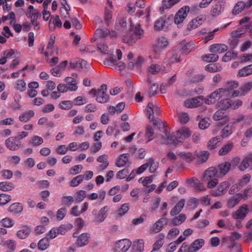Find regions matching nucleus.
Masks as SVG:
<instances>
[{
    "instance_id": "52",
    "label": "nucleus",
    "mask_w": 252,
    "mask_h": 252,
    "mask_svg": "<svg viewBox=\"0 0 252 252\" xmlns=\"http://www.w3.org/2000/svg\"><path fill=\"white\" fill-rule=\"evenodd\" d=\"M154 126H157L159 130L163 133H166L167 129L165 128V124L163 122H159L158 120L155 119L152 121Z\"/></svg>"
},
{
    "instance_id": "16",
    "label": "nucleus",
    "mask_w": 252,
    "mask_h": 252,
    "mask_svg": "<svg viewBox=\"0 0 252 252\" xmlns=\"http://www.w3.org/2000/svg\"><path fill=\"white\" fill-rule=\"evenodd\" d=\"M167 39L164 37L159 38L157 41V44L154 48V51L156 53H159L161 49L165 48L168 45Z\"/></svg>"
},
{
    "instance_id": "47",
    "label": "nucleus",
    "mask_w": 252,
    "mask_h": 252,
    "mask_svg": "<svg viewBox=\"0 0 252 252\" xmlns=\"http://www.w3.org/2000/svg\"><path fill=\"white\" fill-rule=\"evenodd\" d=\"M237 57V53L234 50L232 51L227 52L223 57L222 61L227 62L231 60L232 59H236Z\"/></svg>"
},
{
    "instance_id": "43",
    "label": "nucleus",
    "mask_w": 252,
    "mask_h": 252,
    "mask_svg": "<svg viewBox=\"0 0 252 252\" xmlns=\"http://www.w3.org/2000/svg\"><path fill=\"white\" fill-rule=\"evenodd\" d=\"M252 89V81L245 83L240 88L241 95L244 96Z\"/></svg>"
},
{
    "instance_id": "31",
    "label": "nucleus",
    "mask_w": 252,
    "mask_h": 252,
    "mask_svg": "<svg viewBox=\"0 0 252 252\" xmlns=\"http://www.w3.org/2000/svg\"><path fill=\"white\" fill-rule=\"evenodd\" d=\"M23 206L20 203H13L8 208V211L13 214H20L23 211Z\"/></svg>"
},
{
    "instance_id": "29",
    "label": "nucleus",
    "mask_w": 252,
    "mask_h": 252,
    "mask_svg": "<svg viewBox=\"0 0 252 252\" xmlns=\"http://www.w3.org/2000/svg\"><path fill=\"white\" fill-rule=\"evenodd\" d=\"M144 243L142 239H139L134 242L132 246V252H143L144 251Z\"/></svg>"
},
{
    "instance_id": "23",
    "label": "nucleus",
    "mask_w": 252,
    "mask_h": 252,
    "mask_svg": "<svg viewBox=\"0 0 252 252\" xmlns=\"http://www.w3.org/2000/svg\"><path fill=\"white\" fill-rule=\"evenodd\" d=\"M247 4V3L243 1H239L237 2L232 10V14L233 15H238L245 8L248 9Z\"/></svg>"
},
{
    "instance_id": "28",
    "label": "nucleus",
    "mask_w": 252,
    "mask_h": 252,
    "mask_svg": "<svg viewBox=\"0 0 252 252\" xmlns=\"http://www.w3.org/2000/svg\"><path fill=\"white\" fill-rule=\"evenodd\" d=\"M186 216L184 214H181L177 217L170 220V224L171 226H178L183 223L186 220Z\"/></svg>"
},
{
    "instance_id": "24",
    "label": "nucleus",
    "mask_w": 252,
    "mask_h": 252,
    "mask_svg": "<svg viewBox=\"0 0 252 252\" xmlns=\"http://www.w3.org/2000/svg\"><path fill=\"white\" fill-rule=\"evenodd\" d=\"M226 113H224L223 110L220 109V110L216 111L214 114L213 118L215 121L222 120L223 123L222 124H224L228 121V119Z\"/></svg>"
},
{
    "instance_id": "9",
    "label": "nucleus",
    "mask_w": 252,
    "mask_h": 252,
    "mask_svg": "<svg viewBox=\"0 0 252 252\" xmlns=\"http://www.w3.org/2000/svg\"><path fill=\"white\" fill-rule=\"evenodd\" d=\"M5 145L11 151H17L22 146L21 141L18 140L14 136L10 137L6 139Z\"/></svg>"
},
{
    "instance_id": "58",
    "label": "nucleus",
    "mask_w": 252,
    "mask_h": 252,
    "mask_svg": "<svg viewBox=\"0 0 252 252\" xmlns=\"http://www.w3.org/2000/svg\"><path fill=\"white\" fill-rule=\"evenodd\" d=\"M83 181V177L80 175L73 178L70 182V186L75 187L78 186Z\"/></svg>"
},
{
    "instance_id": "10",
    "label": "nucleus",
    "mask_w": 252,
    "mask_h": 252,
    "mask_svg": "<svg viewBox=\"0 0 252 252\" xmlns=\"http://www.w3.org/2000/svg\"><path fill=\"white\" fill-rule=\"evenodd\" d=\"M154 114L157 116L160 114L159 108L157 106H154L152 102H149L146 109V115L150 121L155 120L154 117Z\"/></svg>"
},
{
    "instance_id": "37",
    "label": "nucleus",
    "mask_w": 252,
    "mask_h": 252,
    "mask_svg": "<svg viewBox=\"0 0 252 252\" xmlns=\"http://www.w3.org/2000/svg\"><path fill=\"white\" fill-rule=\"evenodd\" d=\"M163 220V217L160 218L157 221H156L152 226L151 231L155 233H158L163 228L162 222Z\"/></svg>"
},
{
    "instance_id": "30",
    "label": "nucleus",
    "mask_w": 252,
    "mask_h": 252,
    "mask_svg": "<svg viewBox=\"0 0 252 252\" xmlns=\"http://www.w3.org/2000/svg\"><path fill=\"white\" fill-rule=\"evenodd\" d=\"M180 0H162V6L159 8V10L161 13H162L164 9L170 8L174 4L177 3Z\"/></svg>"
},
{
    "instance_id": "1",
    "label": "nucleus",
    "mask_w": 252,
    "mask_h": 252,
    "mask_svg": "<svg viewBox=\"0 0 252 252\" xmlns=\"http://www.w3.org/2000/svg\"><path fill=\"white\" fill-rule=\"evenodd\" d=\"M231 163L224 162L216 167H211L206 170L202 177V181L207 182L209 188H212L218 184L217 178L225 176L230 170Z\"/></svg>"
},
{
    "instance_id": "57",
    "label": "nucleus",
    "mask_w": 252,
    "mask_h": 252,
    "mask_svg": "<svg viewBox=\"0 0 252 252\" xmlns=\"http://www.w3.org/2000/svg\"><path fill=\"white\" fill-rule=\"evenodd\" d=\"M11 200V197L10 195H8L6 193L0 194V205H4L7 204Z\"/></svg>"
},
{
    "instance_id": "44",
    "label": "nucleus",
    "mask_w": 252,
    "mask_h": 252,
    "mask_svg": "<svg viewBox=\"0 0 252 252\" xmlns=\"http://www.w3.org/2000/svg\"><path fill=\"white\" fill-rule=\"evenodd\" d=\"M202 59L206 62H215L219 59V56L216 54H209L202 56Z\"/></svg>"
},
{
    "instance_id": "64",
    "label": "nucleus",
    "mask_w": 252,
    "mask_h": 252,
    "mask_svg": "<svg viewBox=\"0 0 252 252\" xmlns=\"http://www.w3.org/2000/svg\"><path fill=\"white\" fill-rule=\"evenodd\" d=\"M180 233V230L178 228H173L169 230L167 234V238L172 239L174 236L178 235Z\"/></svg>"
},
{
    "instance_id": "33",
    "label": "nucleus",
    "mask_w": 252,
    "mask_h": 252,
    "mask_svg": "<svg viewBox=\"0 0 252 252\" xmlns=\"http://www.w3.org/2000/svg\"><path fill=\"white\" fill-rule=\"evenodd\" d=\"M147 164L148 167H149V171L151 173H155L158 167V162L156 161L152 158L148 160Z\"/></svg>"
},
{
    "instance_id": "20",
    "label": "nucleus",
    "mask_w": 252,
    "mask_h": 252,
    "mask_svg": "<svg viewBox=\"0 0 252 252\" xmlns=\"http://www.w3.org/2000/svg\"><path fill=\"white\" fill-rule=\"evenodd\" d=\"M185 199H180L176 205L170 211V214L171 216H175L179 214L185 206Z\"/></svg>"
},
{
    "instance_id": "54",
    "label": "nucleus",
    "mask_w": 252,
    "mask_h": 252,
    "mask_svg": "<svg viewBox=\"0 0 252 252\" xmlns=\"http://www.w3.org/2000/svg\"><path fill=\"white\" fill-rule=\"evenodd\" d=\"M116 59L113 54L111 53L109 57L106 58L103 61V64L105 65L112 66L115 64Z\"/></svg>"
},
{
    "instance_id": "32",
    "label": "nucleus",
    "mask_w": 252,
    "mask_h": 252,
    "mask_svg": "<svg viewBox=\"0 0 252 252\" xmlns=\"http://www.w3.org/2000/svg\"><path fill=\"white\" fill-rule=\"evenodd\" d=\"M30 232L31 229L29 227L24 226L22 229L17 231L16 235L19 238L24 239L28 237Z\"/></svg>"
},
{
    "instance_id": "21",
    "label": "nucleus",
    "mask_w": 252,
    "mask_h": 252,
    "mask_svg": "<svg viewBox=\"0 0 252 252\" xmlns=\"http://www.w3.org/2000/svg\"><path fill=\"white\" fill-rule=\"evenodd\" d=\"M129 156L128 154H123L120 155L116 160V166L121 167L125 166L127 163H130L129 161Z\"/></svg>"
},
{
    "instance_id": "27",
    "label": "nucleus",
    "mask_w": 252,
    "mask_h": 252,
    "mask_svg": "<svg viewBox=\"0 0 252 252\" xmlns=\"http://www.w3.org/2000/svg\"><path fill=\"white\" fill-rule=\"evenodd\" d=\"M34 115V112L30 110L22 113L19 117L20 121L23 123H26L29 121Z\"/></svg>"
},
{
    "instance_id": "6",
    "label": "nucleus",
    "mask_w": 252,
    "mask_h": 252,
    "mask_svg": "<svg viewBox=\"0 0 252 252\" xmlns=\"http://www.w3.org/2000/svg\"><path fill=\"white\" fill-rule=\"evenodd\" d=\"M165 136L159 135L158 136L161 139V144H177L179 143H182V141L180 140L178 137L177 134L176 135L170 134L166 131Z\"/></svg>"
},
{
    "instance_id": "63",
    "label": "nucleus",
    "mask_w": 252,
    "mask_h": 252,
    "mask_svg": "<svg viewBox=\"0 0 252 252\" xmlns=\"http://www.w3.org/2000/svg\"><path fill=\"white\" fill-rule=\"evenodd\" d=\"M160 70V66L158 64H152L148 68V72L152 74H155Z\"/></svg>"
},
{
    "instance_id": "14",
    "label": "nucleus",
    "mask_w": 252,
    "mask_h": 252,
    "mask_svg": "<svg viewBox=\"0 0 252 252\" xmlns=\"http://www.w3.org/2000/svg\"><path fill=\"white\" fill-rule=\"evenodd\" d=\"M204 244L205 241L203 239H197L189 246L188 250L189 252H196L204 246Z\"/></svg>"
},
{
    "instance_id": "46",
    "label": "nucleus",
    "mask_w": 252,
    "mask_h": 252,
    "mask_svg": "<svg viewBox=\"0 0 252 252\" xmlns=\"http://www.w3.org/2000/svg\"><path fill=\"white\" fill-rule=\"evenodd\" d=\"M128 204L125 203L122 205L121 208L116 211L117 217H121L125 215L128 211Z\"/></svg>"
},
{
    "instance_id": "38",
    "label": "nucleus",
    "mask_w": 252,
    "mask_h": 252,
    "mask_svg": "<svg viewBox=\"0 0 252 252\" xmlns=\"http://www.w3.org/2000/svg\"><path fill=\"white\" fill-rule=\"evenodd\" d=\"M221 140V138L220 136L213 137L208 142V148L211 150L215 149L218 146V144L220 142Z\"/></svg>"
},
{
    "instance_id": "34",
    "label": "nucleus",
    "mask_w": 252,
    "mask_h": 252,
    "mask_svg": "<svg viewBox=\"0 0 252 252\" xmlns=\"http://www.w3.org/2000/svg\"><path fill=\"white\" fill-rule=\"evenodd\" d=\"M86 196V191L83 190H80L76 192L74 195V200L76 203H79L82 201Z\"/></svg>"
},
{
    "instance_id": "45",
    "label": "nucleus",
    "mask_w": 252,
    "mask_h": 252,
    "mask_svg": "<svg viewBox=\"0 0 252 252\" xmlns=\"http://www.w3.org/2000/svg\"><path fill=\"white\" fill-rule=\"evenodd\" d=\"M123 40L124 42L128 45H132L135 43L136 38L134 36L133 34L129 33L123 36Z\"/></svg>"
},
{
    "instance_id": "62",
    "label": "nucleus",
    "mask_w": 252,
    "mask_h": 252,
    "mask_svg": "<svg viewBox=\"0 0 252 252\" xmlns=\"http://www.w3.org/2000/svg\"><path fill=\"white\" fill-rule=\"evenodd\" d=\"M5 246L7 247L9 251L8 252H12L16 249V243L15 241L13 240H7Z\"/></svg>"
},
{
    "instance_id": "19",
    "label": "nucleus",
    "mask_w": 252,
    "mask_h": 252,
    "mask_svg": "<svg viewBox=\"0 0 252 252\" xmlns=\"http://www.w3.org/2000/svg\"><path fill=\"white\" fill-rule=\"evenodd\" d=\"M241 199H242V195L241 193H237L230 197L227 200V207L229 208L234 207L239 203Z\"/></svg>"
},
{
    "instance_id": "53",
    "label": "nucleus",
    "mask_w": 252,
    "mask_h": 252,
    "mask_svg": "<svg viewBox=\"0 0 252 252\" xmlns=\"http://www.w3.org/2000/svg\"><path fill=\"white\" fill-rule=\"evenodd\" d=\"M232 128L231 126L227 125L221 130V135L220 136L222 138L227 137L232 133Z\"/></svg>"
},
{
    "instance_id": "35",
    "label": "nucleus",
    "mask_w": 252,
    "mask_h": 252,
    "mask_svg": "<svg viewBox=\"0 0 252 252\" xmlns=\"http://www.w3.org/2000/svg\"><path fill=\"white\" fill-rule=\"evenodd\" d=\"M251 74H252V64L249 65L240 69L238 75L244 77Z\"/></svg>"
},
{
    "instance_id": "15",
    "label": "nucleus",
    "mask_w": 252,
    "mask_h": 252,
    "mask_svg": "<svg viewBox=\"0 0 252 252\" xmlns=\"http://www.w3.org/2000/svg\"><path fill=\"white\" fill-rule=\"evenodd\" d=\"M229 186V182H223L220 183L217 189L212 190V194L214 196H220L224 193Z\"/></svg>"
},
{
    "instance_id": "59",
    "label": "nucleus",
    "mask_w": 252,
    "mask_h": 252,
    "mask_svg": "<svg viewBox=\"0 0 252 252\" xmlns=\"http://www.w3.org/2000/svg\"><path fill=\"white\" fill-rule=\"evenodd\" d=\"M249 156L246 157L241 162L239 166V168L241 171H244L248 167H250Z\"/></svg>"
},
{
    "instance_id": "50",
    "label": "nucleus",
    "mask_w": 252,
    "mask_h": 252,
    "mask_svg": "<svg viewBox=\"0 0 252 252\" xmlns=\"http://www.w3.org/2000/svg\"><path fill=\"white\" fill-rule=\"evenodd\" d=\"M164 238V235L162 233H160L158 235V239L153 245V248L159 251L160 248L163 245V240Z\"/></svg>"
},
{
    "instance_id": "48",
    "label": "nucleus",
    "mask_w": 252,
    "mask_h": 252,
    "mask_svg": "<svg viewBox=\"0 0 252 252\" xmlns=\"http://www.w3.org/2000/svg\"><path fill=\"white\" fill-rule=\"evenodd\" d=\"M132 30L135 36L138 39H140L144 34V31L142 29L140 24H137L134 28H132Z\"/></svg>"
},
{
    "instance_id": "13",
    "label": "nucleus",
    "mask_w": 252,
    "mask_h": 252,
    "mask_svg": "<svg viewBox=\"0 0 252 252\" xmlns=\"http://www.w3.org/2000/svg\"><path fill=\"white\" fill-rule=\"evenodd\" d=\"M224 9V4L219 1L212 6L210 14L213 17H216L220 15L223 12Z\"/></svg>"
},
{
    "instance_id": "39",
    "label": "nucleus",
    "mask_w": 252,
    "mask_h": 252,
    "mask_svg": "<svg viewBox=\"0 0 252 252\" xmlns=\"http://www.w3.org/2000/svg\"><path fill=\"white\" fill-rule=\"evenodd\" d=\"M38 248L41 251L46 250L49 246V241L48 237L44 238L38 242L37 244Z\"/></svg>"
},
{
    "instance_id": "8",
    "label": "nucleus",
    "mask_w": 252,
    "mask_h": 252,
    "mask_svg": "<svg viewBox=\"0 0 252 252\" xmlns=\"http://www.w3.org/2000/svg\"><path fill=\"white\" fill-rule=\"evenodd\" d=\"M224 91V90L222 88H220L217 90L211 93L207 98H204L205 103L207 104H211L214 103L216 100L220 99V97L225 96Z\"/></svg>"
},
{
    "instance_id": "18",
    "label": "nucleus",
    "mask_w": 252,
    "mask_h": 252,
    "mask_svg": "<svg viewBox=\"0 0 252 252\" xmlns=\"http://www.w3.org/2000/svg\"><path fill=\"white\" fill-rule=\"evenodd\" d=\"M227 49V46L224 44H214L209 48L210 52L215 53H222L226 51Z\"/></svg>"
},
{
    "instance_id": "42",
    "label": "nucleus",
    "mask_w": 252,
    "mask_h": 252,
    "mask_svg": "<svg viewBox=\"0 0 252 252\" xmlns=\"http://www.w3.org/2000/svg\"><path fill=\"white\" fill-rule=\"evenodd\" d=\"M233 146V144L231 142H229L227 144L223 146L219 152L220 155H225L230 152Z\"/></svg>"
},
{
    "instance_id": "60",
    "label": "nucleus",
    "mask_w": 252,
    "mask_h": 252,
    "mask_svg": "<svg viewBox=\"0 0 252 252\" xmlns=\"http://www.w3.org/2000/svg\"><path fill=\"white\" fill-rule=\"evenodd\" d=\"M210 154L208 152L203 151L200 152L198 155V157L202 162H206L209 158Z\"/></svg>"
},
{
    "instance_id": "25",
    "label": "nucleus",
    "mask_w": 252,
    "mask_h": 252,
    "mask_svg": "<svg viewBox=\"0 0 252 252\" xmlns=\"http://www.w3.org/2000/svg\"><path fill=\"white\" fill-rule=\"evenodd\" d=\"M177 134L179 139L183 142L185 139L190 136L191 132L188 128L184 127L177 130Z\"/></svg>"
},
{
    "instance_id": "55",
    "label": "nucleus",
    "mask_w": 252,
    "mask_h": 252,
    "mask_svg": "<svg viewBox=\"0 0 252 252\" xmlns=\"http://www.w3.org/2000/svg\"><path fill=\"white\" fill-rule=\"evenodd\" d=\"M154 135V131L153 128L151 126H148L145 132L146 137L149 138L147 142H149L153 139Z\"/></svg>"
},
{
    "instance_id": "17",
    "label": "nucleus",
    "mask_w": 252,
    "mask_h": 252,
    "mask_svg": "<svg viewBox=\"0 0 252 252\" xmlns=\"http://www.w3.org/2000/svg\"><path fill=\"white\" fill-rule=\"evenodd\" d=\"M90 234L88 233L81 234L76 240V244L79 247H82L87 245L89 242Z\"/></svg>"
},
{
    "instance_id": "5",
    "label": "nucleus",
    "mask_w": 252,
    "mask_h": 252,
    "mask_svg": "<svg viewBox=\"0 0 252 252\" xmlns=\"http://www.w3.org/2000/svg\"><path fill=\"white\" fill-rule=\"evenodd\" d=\"M109 209L108 206H105L99 211L96 209L93 210L92 214L94 216L95 221L98 223L102 222L107 218Z\"/></svg>"
},
{
    "instance_id": "7",
    "label": "nucleus",
    "mask_w": 252,
    "mask_h": 252,
    "mask_svg": "<svg viewBox=\"0 0 252 252\" xmlns=\"http://www.w3.org/2000/svg\"><path fill=\"white\" fill-rule=\"evenodd\" d=\"M107 86L105 84H103L100 88L98 89L96 101L100 103H107L110 98L109 95L107 94Z\"/></svg>"
},
{
    "instance_id": "2",
    "label": "nucleus",
    "mask_w": 252,
    "mask_h": 252,
    "mask_svg": "<svg viewBox=\"0 0 252 252\" xmlns=\"http://www.w3.org/2000/svg\"><path fill=\"white\" fill-rule=\"evenodd\" d=\"M131 246V242L128 239L117 241L113 248V252H127Z\"/></svg>"
},
{
    "instance_id": "56",
    "label": "nucleus",
    "mask_w": 252,
    "mask_h": 252,
    "mask_svg": "<svg viewBox=\"0 0 252 252\" xmlns=\"http://www.w3.org/2000/svg\"><path fill=\"white\" fill-rule=\"evenodd\" d=\"M74 201V198L72 196L63 195L62 199L63 204L65 205L67 207H69Z\"/></svg>"
},
{
    "instance_id": "26",
    "label": "nucleus",
    "mask_w": 252,
    "mask_h": 252,
    "mask_svg": "<svg viewBox=\"0 0 252 252\" xmlns=\"http://www.w3.org/2000/svg\"><path fill=\"white\" fill-rule=\"evenodd\" d=\"M239 86V83L237 81H228L224 88H222L224 90V94L226 95V94H229V92L232 91L234 89L237 88Z\"/></svg>"
},
{
    "instance_id": "4",
    "label": "nucleus",
    "mask_w": 252,
    "mask_h": 252,
    "mask_svg": "<svg viewBox=\"0 0 252 252\" xmlns=\"http://www.w3.org/2000/svg\"><path fill=\"white\" fill-rule=\"evenodd\" d=\"M172 22V19L165 16L161 17L158 19L155 24L154 27L156 30L166 31Z\"/></svg>"
},
{
    "instance_id": "61",
    "label": "nucleus",
    "mask_w": 252,
    "mask_h": 252,
    "mask_svg": "<svg viewBox=\"0 0 252 252\" xmlns=\"http://www.w3.org/2000/svg\"><path fill=\"white\" fill-rule=\"evenodd\" d=\"M129 170L128 168H124L119 171L117 174V178L120 179L125 178L129 173Z\"/></svg>"
},
{
    "instance_id": "11",
    "label": "nucleus",
    "mask_w": 252,
    "mask_h": 252,
    "mask_svg": "<svg viewBox=\"0 0 252 252\" xmlns=\"http://www.w3.org/2000/svg\"><path fill=\"white\" fill-rule=\"evenodd\" d=\"M249 211L247 205L244 204L232 214V217L235 220L244 219Z\"/></svg>"
},
{
    "instance_id": "49",
    "label": "nucleus",
    "mask_w": 252,
    "mask_h": 252,
    "mask_svg": "<svg viewBox=\"0 0 252 252\" xmlns=\"http://www.w3.org/2000/svg\"><path fill=\"white\" fill-rule=\"evenodd\" d=\"M187 182L190 184H193V185L196 186L197 189L198 190H205V188L203 187L201 183L199 182L198 180L196 178H193L191 179H189L187 180Z\"/></svg>"
},
{
    "instance_id": "12",
    "label": "nucleus",
    "mask_w": 252,
    "mask_h": 252,
    "mask_svg": "<svg viewBox=\"0 0 252 252\" xmlns=\"http://www.w3.org/2000/svg\"><path fill=\"white\" fill-rule=\"evenodd\" d=\"M204 100L203 96H198L185 101V106L189 108L198 107L201 104V100Z\"/></svg>"
},
{
    "instance_id": "40",
    "label": "nucleus",
    "mask_w": 252,
    "mask_h": 252,
    "mask_svg": "<svg viewBox=\"0 0 252 252\" xmlns=\"http://www.w3.org/2000/svg\"><path fill=\"white\" fill-rule=\"evenodd\" d=\"M43 143V139L41 137L37 135H35L32 137L29 142V143L34 147L39 146Z\"/></svg>"
},
{
    "instance_id": "41",
    "label": "nucleus",
    "mask_w": 252,
    "mask_h": 252,
    "mask_svg": "<svg viewBox=\"0 0 252 252\" xmlns=\"http://www.w3.org/2000/svg\"><path fill=\"white\" fill-rule=\"evenodd\" d=\"M218 106L220 109L226 110L227 109L232 107V103L229 99H223L219 103Z\"/></svg>"
},
{
    "instance_id": "36",
    "label": "nucleus",
    "mask_w": 252,
    "mask_h": 252,
    "mask_svg": "<svg viewBox=\"0 0 252 252\" xmlns=\"http://www.w3.org/2000/svg\"><path fill=\"white\" fill-rule=\"evenodd\" d=\"M14 185L9 182H0V189L3 191H8L14 189Z\"/></svg>"
},
{
    "instance_id": "3",
    "label": "nucleus",
    "mask_w": 252,
    "mask_h": 252,
    "mask_svg": "<svg viewBox=\"0 0 252 252\" xmlns=\"http://www.w3.org/2000/svg\"><path fill=\"white\" fill-rule=\"evenodd\" d=\"M189 10V6H185L182 7L176 14L174 17V23L178 26V28H181L182 26V24L187 17Z\"/></svg>"
},
{
    "instance_id": "51",
    "label": "nucleus",
    "mask_w": 252,
    "mask_h": 252,
    "mask_svg": "<svg viewBox=\"0 0 252 252\" xmlns=\"http://www.w3.org/2000/svg\"><path fill=\"white\" fill-rule=\"evenodd\" d=\"M109 33V30L108 29L102 30L101 29H97L94 32V36L96 38L105 37Z\"/></svg>"
},
{
    "instance_id": "22",
    "label": "nucleus",
    "mask_w": 252,
    "mask_h": 252,
    "mask_svg": "<svg viewBox=\"0 0 252 252\" xmlns=\"http://www.w3.org/2000/svg\"><path fill=\"white\" fill-rule=\"evenodd\" d=\"M69 64L72 68H86L87 62L82 59H73L70 61Z\"/></svg>"
}]
</instances>
